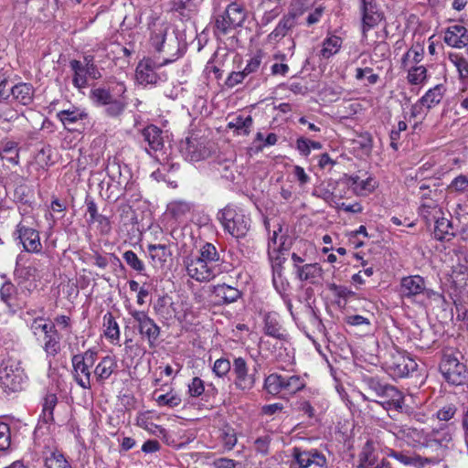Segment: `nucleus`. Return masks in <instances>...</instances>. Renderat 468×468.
Here are the masks:
<instances>
[{
	"label": "nucleus",
	"mask_w": 468,
	"mask_h": 468,
	"mask_svg": "<svg viewBox=\"0 0 468 468\" xmlns=\"http://www.w3.org/2000/svg\"><path fill=\"white\" fill-rule=\"evenodd\" d=\"M220 254L212 243H204L197 253H191L183 260L186 274L198 282L213 280L220 271Z\"/></svg>",
	"instance_id": "f257e3e1"
},
{
	"label": "nucleus",
	"mask_w": 468,
	"mask_h": 468,
	"mask_svg": "<svg viewBox=\"0 0 468 468\" xmlns=\"http://www.w3.org/2000/svg\"><path fill=\"white\" fill-rule=\"evenodd\" d=\"M289 238L280 235L276 230L268 242V254L271 261L272 283L279 293H282L288 287V282L282 274V263L285 261L282 255L289 250Z\"/></svg>",
	"instance_id": "f03ea898"
},
{
	"label": "nucleus",
	"mask_w": 468,
	"mask_h": 468,
	"mask_svg": "<svg viewBox=\"0 0 468 468\" xmlns=\"http://www.w3.org/2000/svg\"><path fill=\"white\" fill-rule=\"evenodd\" d=\"M218 218L224 229L236 239L244 238L251 224L250 217L239 207L228 205L218 213Z\"/></svg>",
	"instance_id": "7ed1b4c3"
},
{
	"label": "nucleus",
	"mask_w": 468,
	"mask_h": 468,
	"mask_svg": "<svg viewBox=\"0 0 468 468\" xmlns=\"http://www.w3.org/2000/svg\"><path fill=\"white\" fill-rule=\"evenodd\" d=\"M305 380L299 375L271 373L263 383V389L271 396H292L305 388Z\"/></svg>",
	"instance_id": "20e7f679"
},
{
	"label": "nucleus",
	"mask_w": 468,
	"mask_h": 468,
	"mask_svg": "<svg viewBox=\"0 0 468 468\" xmlns=\"http://www.w3.org/2000/svg\"><path fill=\"white\" fill-rule=\"evenodd\" d=\"M98 359V352L90 348L71 357L72 378L83 389H90L93 382V368Z\"/></svg>",
	"instance_id": "39448f33"
},
{
	"label": "nucleus",
	"mask_w": 468,
	"mask_h": 468,
	"mask_svg": "<svg viewBox=\"0 0 468 468\" xmlns=\"http://www.w3.org/2000/svg\"><path fill=\"white\" fill-rule=\"evenodd\" d=\"M27 377L21 362L7 356L0 363V387L5 392H17L23 389Z\"/></svg>",
	"instance_id": "423d86ee"
},
{
	"label": "nucleus",
	"mask_w": 468,
	"mask_h": 468,
	"mask_svg": "<svg viewBox=\"0 0 468 468\" xmlns=\"http://www.w3.org/2000/svg\"><path fill=\"white\" fill-rule=\"evenodd\" d=\"M247 17V10L243 4L231 2L224 12L215 17L214 34L218 37L230 33L243 25Z\"/></svg>",
	"instance_id": "0eeeda50"
},
{
	"label": "nucleus",
	"mask_w": 468,
	"mask_h": 468,
	"mask_svg": "<svg viewBox=\"0 0 468 468\" xmlns=\"http://www.w3.org/2000/svg\"><path fill=\"white\" fill-rule=\"evenodd\" d=\"M459 352L446 351L440 363V370L448 383L455 386L463 385L468 381V368L460 362Z\"/></svg>",
	"instance_id": "6e6552de"
},
{
	"label": "nucleus",
	"mask_w": 468,
	"mask_h": 468,
	"mask_svg": "<svg viewBox=\"0 0 468 468\" xmlns=\"http://www.w3.org/2000/svg\"><path fill=\"white\" fill-rule=\"evenodd\" d=\"M416 361L406 352L397 350L391 351L385 361V369L393 378H407L417 369Z\"/></svg>",
	"instance_id": "1a4fd4ad"
},
{
	"label": "nucleus",
	"mask_w": 468,
	"mask_h": 468,
	"mask_svg": "<svg viewBox=\"0 0 468 468\" xmlns=\"http://www.w3.org/2000/svg\"><path fill=\"white\" fill-rule=\"evenodd\" d=\"M232 375L235 388L243 393H248L253 389L258 380L256 367L250 370L248 363L241 356L233 359Z\"/></svg>",
	"instance_id": "9d476101"
},
{
	"label": "nucleus",
	"mask_w": 468,
	"mask_h": 468,
	"mask_svg": "<svg viewBox=\"0 0 468 468\" xmlns=\"http://www.w3.org/2000/svg\"><path fill=\"white\" fill-rule=\"evenodd\" d=\"M291 456L290 468H327L326 457L315 449L307 451L293 447Z\"/></svg>",
	"instance_id": "9b49d317"
},
{
	"label": "nucleus",
	"mask_w": 468,
	"mask_h": 468,
	"mask_svg": "<svg viewBox=\"0 0 468 468\" xmlns=\"http://www.w3.org/2000/svg\"><path fill=\"white\" fill-rule=\"evenodd\" d=\"M178 48H176V52L174 54H171L170 57H165L163 58V61L156 64L152 58H147L142 59L135 70V76L136 80L140 84H156L158 80H160L159 76L155 72V68L162 67L164 65H167L169 63H172L176 61L179 58L178 54Z\"/></svg>",
	"instance_id": "f8f14e48"
},
{
	"label": "nucleus",
	"mask_w": 468,
	"mask_h": 468,
	"mask_svg": "<svg viewBox=\"0 0 468 468\" xmlns=\"http://www.w3.org/2000/svg\"><path fill=\"white\" fill-rule=\"evenodd\" d=\"M399 292L402 297L411 301H415L418 297L429 300L435 295L433 290L427 288L425 280L420 275L403 277Z\"/></svg>",
	"instance_id": "ddd939ff"
},
{
	"label": "nucleus",
	"mask_w": 468,
	"mask_h": 468,
	"mask_svg": "<svg viewBox=\"0 0 468 468\" xmlns=\"http://www.w3.org/2000/svg\"><path fill=\"white\" fill-rule=\"evenodd\" d=\"M452 440V432L448 425L442 424L427 432L426 450L440 457L449 447Z\"/></svg>",
	"instance_id": "4468645a"
},
{
	"label": "nucleus",
	"mask_w": 468,
	"mask_h": 468,
	"mask_svg": "<svg viewBox=\"0 0 468 468\" xmlns=\"http://www.w3.org/2000/svg\"><path fill=\"white\" fill-rule=\"evenodd\" d=\"M129 314L137 324L140 335L146 337L150 346H154L160 335V327L144 311L131 309Z\"/></svg>",
	"instance_id": "2eb2a0df"
},
{
	"label": "nucleus",
	"mask_w": 468,
	"mask_h": 468,
	"mask_svg": "<svg viewBox=\"0 0 468 468\" xmlns=\"http://www.w3.org/2000/svg\"><path fill=\"white\" fill-rule=\"evenodd\" d=\"M390 431L400 440L414 447H422L426 449L427 432L408 424H393Z\"/></svg>",
	"instance_id": "dca6fc26"
},
{
	"label": "nucleus",
	"mask_w": 468,
	"mask_h": 468,
	"mask_svg": "<svg viewBox=\"0 0 468 468\" xmlns=\"http://www.w3.org/2000/svg\"><path fill=\"white\" fill-rule=\"evenodd\" d=\"M368 388L378 397L387 399L383 403H388L395 409H402L404 399L402 393L391 385L382 384L378 379L370 378L367 381Z\"/></svg>",
	"instance_id": "f3484780"
},
{
	"label": "nucleus",
	"mask_w": 468,
	"mask_h": 468,
	"mask_svg": "<svg viewBox=\"0 0 468 468\" xmlns=\"http://www.w3.org/2000/svg\"><path fill=\"white\" fill-rule=\"evenodd\" d=\"M195 211V204L184 199H175L166 206L165 217L176 226L186 222Z\"/></svg>",
	"instance_id": "a211bd4d"
},
{
	"label": "nucleus",
	"mask_w": 468,
	"mask_h": 468,
	"mask_svg": "<svg viewBox=\"0 0 468 468\" xmlns=\"http://www.w3.org/2000/svg\"><path fill=\"white\" fill-rule=\"evenodd\" d=\"M360 10L362 14V33L376 27L384 18V14L378 10L375 0H361Z\"/></svg>",
	"instance_id": "6ab92c4d"
},
{
	"label": "nucleus",
	"mask_w": 468,
	"mask_h": 468,
	"mask_svg": "<svg viewBox=\"0 0 468 468\" xmlns=\"http://www.w3.org/2000/svg\"><path fill=\"white\" fill-rule=\"evenodd\" d=\"M126 92V86L123 82H117L114 87L94 88L90 92V99L97 106H105L118 95L122 96Z\"/></svg>",
	"instance_id": "aec40b11"
},
{
	"label": "nucleus",
	"mask_w": 468,
	"mask_h": 468,
	"mask_svg": "<svg viewBox=\"0 0 468 468\" xmlns=\"http://www.w3.org/2000/svg\"><path fill=\"white\" fill-rule=\"evenodd\" d=\"M443 33V42L453 48L468 47V28L463 25L449 26Z\"/></svg>",
	"instance_id": "412c9836"
},
{
	"label": "nucleus",
	"mask_w": 468,
	"mask_h": 468,
	"mask_svg": "<svg viewBox=\"0 0 468 468\" xmlns=\"http://www.w3.org/2000/svg\"><path fill=\"white\" fill-rule=\"evenodd\" d=\"M118 364L115 356H105L100 359V361L94 365L93 368V381L102 385L111 376L117 371Z\"/></svg>",
	"instance_id": "4be33fe9"
},
{
	"label": "nucleus",
	"mask_w": 468,
	"mask_h": 468,
	"mask_svg": "<svg viewBox=\"0 0 468 468\" xmlns=\"http://www.w3.org/2000/svg\"><path fill=\"white\" fill-rule=\"evenodd\" d=\"M425 44V36L422 33H414L410 48L401 58V66L407 68L410 60L420 63L424 58Z\"/></svg>",
	"instance_id": "5701e85b"
},
{
	"label": "nucleus",
	"mask_w": 468,
	"mask_h": 468,
	"mask_svg": "<svg viewBox=\"0 0 468 468\" xmlns=\"http://www.w3.org/2000/svg\"><path fill=\"white\" fill-rule=\"evenodd\" d=\"M241 296L239 289L226 283L217 284L211 287V297L215 304H229L236 302Z\"/></svg>",
	"instance_id": "b1692460"
},
{
	"label": "nucleus",
	"mask_w": 468,
	"mask_h": 468,
	"mask_svg": "<svg viewBox=\"0 0 468 468\" xmlns=\"http://www.w3.org/2000/svg\"><path fill=\"white\" fill-rule=\"evenodd\" d=\"M17 232L26 251L30 253L41 252L42 244L38 231L19 224L17 225Z\"/></svg>",
	"instance_id": "393cba45"
},
{
	"label": "nucleus",
	"mask_w": 468,
	"mask_h": 468,
	"mask_svg": "<svg viewBox=\"0 0 468 468\" xmlns=\"http://www.w3.org/2000/svg\"><path fill=\"white\" fill-rule=\"evenodd\" d=\"M296 26L293 20L283 15L274 29L267 36V44L276 47Z\"/></svg>",
	"instance_id": "a878e982"
},
{
	"label": "nucleus",
	"mask_w": 468,
	"mask_h": 468,
	"mask_svg": "<svg viewBox=\"0 0 468 468\" xmlns=\"http://www.w3.org/2000/svg\"><path fill=\"white\" fill-rule=\"evenodd\" d=\"M343 38L335 33L328 32L321 44L317 56L320 59L327 60L338 54L343 46Z\"/></svg>",
	"instance_id": "bb28decb"
},
{
	"label": "nucleus",
	"mask_w": 468,
	"mask_h": 468,
	"mask_svg": "<svg viewBox=\"0 0 468 468\" xmlns=\"http://www.w3.org/2000/svg\"><path fill=\"white\" fill-rule=\"evenodd\" d=\"M345 176L352 193L356 196H367L372 193L377 187V181L371 176L366 179H361L358 176L346 175Z\"/></svg>",
	"instance_id": "cd10ccee"
},
{
	"label": "nucleus",
	"mask_w": 468,
	"mask_h": 468,
	"mask_svg": "<svg viewBox=\"0 0 468 468\" xmlns=\"http://www.w3.org/2000/svg\"><path fill=\"white\" fill-rule=\"evenodd\" d=\"M13 99L21 105H30L34 101L35 89L31 83L19 82L11 88Z\"/></svg>",
	"instance_id": "c85d7f7f"
},
{
	"label": "nucleus",
	"mask_w": 468,
	"mask_h": 468,
	"mask_svg": "<svg viewBox=\"0 0 468 468\" xmlns=\"http://www.w3.org/2000/svg\"><path fill=\"white\" fill-rule=\"evenodd\" d=\"M147 249L152 264L154 267H164L172 256L170 248L165 244H150Z\"/></svg>",
	"instance_id": "c756f323"
},
{
	"label": "nucleus",
	"mask_w": 468,
	"mask_h": 468,
	"mask_svg": "<svg viewBox=\"0 0 468 468\" xmlns=\"http://www.w3.org/2000/svg\"><path fill=\"white\" fill-rule=\"evenodd\" d=\"M435 223L433 236L441 241H449L454 236V229L450 219L440 215L433 220Z\"/></svg>",
	"instance_id": "7c9ffc66"
},
{
	"label": "nucleus",
	"mask_w": 468,
	"mask_h": 468,
	"mask_svg": "<svg viewBox=\"0 0 468 468\" xmlns=\"http://www.w3.org/2000/svg\"><path fill=\"white\" fill-rule=\"evenodd\" d=\"M264 332L266 335L279 340H285L287 335L285 330L280 324L277 314L269 313L264 318Z\"/></svg>",
	"instance_id": "2f4dec72"
},
{
	"label": "nucleus",
	"mask_w": 468,
	"mask_h": 468,
	"mask_svg": "<svg viewBox=\"0 0 468 468\" xmlns=\"http://www.w3.org/2000/svg\"><path fill=\"white\" fill-rule=\"evenodd\" d=\"M42 347L48 356L54 357L60 352V335L55 326L43 335Z\"/></svg>",
	"instance_id": "473e14b6"
},
{
	"label": "nucleus",
	"mask_w": 468,
	"mask_h": 468,
	"mask_svg": "<svg viewBox=\"0 0 468 468\" xmlns=\"http://www.w3.org/2000/svg\"><path fill=\"white\" fill-rule=\"evenodd\" d=\"M445 92V86L443 84H437L425 92L420 98V102L425 105L427 110H430L441 101Z\"/></svg>",
	"instance_id": "72a5a7b5"
},
{
	"label": "nucleus",
	"mask_w": 468,
	"mask_h": 468,
	"mask_svg": "<svg viewBox=\"0 0 468 468\" xmlns=\"http://www.w3.org/2000/svg\"><path fill=\"white\" fill-rule=\"evenodd\" d=\"M103 332L105 337L112 344H118L120 341V327L112 313L108 312L103 315Z\"/></svg>",
	"instance_id": "f704fd0d"
},
{
	"label": "nucleus",
	"mask_w": 468,
	"mask_h": 468,
	"mask_svg": "<svg viewBox=\"0 0 468 468\" xmlns=\"http://www.w3.org/2000/svg\"><path fill=\"white\" fill-rule=\"evenodd\" d=\"M252 123L253 120L250 114H239L229 122L228 128L233 130V133L237 135H247L250 133Z\"/></svg>",
	"instance_id": "c9c22d12"
},
{
	"label": "nucleus",
	"mask_w": 468,
	"mask_h": 468,
	"mask_svg": "<svg viewBox=\"0 0 468 468\" xmlns=\"http://www.w3.org/2000/svg\"><path fill=\"white\" fill-rule=\"evenodd\" d=\"M316 0H292L290 9L285 16L298 24V18L311 10Z\"/></svg>",
	"instance_id": "e433bc0d"
},
{
	"label": "nucleus",
	"mask_w": 468,
	"mask_h": 468,
	"mask_svg": "<svg viewBox=\"0 0 468 468\" xmlns=\"http://www.w3.org/2000/svg\"><path fill=\"white\" fill-rule=\"evenodd\" d=\"M166 133L154 124L147 125L142 130V135L150 146H164Z\"/></svg>",
	"instance_id": "4c0bfd02"
},
{
	"label": "nucleus",
	"mask_w": 468,
	"mask_h": 468,
	"mask_svg": "<svg viewBox=\"0 0 468 468\" xmlns=\"http://www.w3.org/2000/svg\"><path fill=\"white\" fill-rule=\"evenodd\" d=\"M297 275L301 281L314 283L322 276V268L318 263L299 266L297 267Z\"/></svg>",
	"instance_id": "58836bf2"
},
{
	"label": "nucleus",
	"mask_w": 468,
	"mask_h": 468,
	"mask_svg": "<svg viewBox=\"0 0 468 468\" xmlns=\"http://www.w3.org/2000/svg\"><path fill=\"white\" fill-rule=\"evenodd\" d=\"M420 215L426 220L427 223L430 224L434 219L438 218L440 215H443V212L436 201L432 199H427L423 201L420 207Z\"/></svg>",
	"instance_id": "ea45409f"
},
{
	"label": "nucleus",
	"mask_w": 468,
	"mask_h": 468,
	"mask_svg": "<svg viewBox=\"0 0 468 468\" xmlns=\"http://www.w3.org/2000/svg\"><path fill=\"white\" fill-rule=\"evenodd\" d=\"M88 114L85 111L72 107V109L63 110L57 113L58 119L66 126L74 124L78 121L87 118Z\"/></svg>",
	"instance_id": "a19ab883"
},
{
	"label": "nucleus",
	"mask_w": 468,
	"mask_h": 468,
	"mask_svg": "<svg viewBox=\"0 0 468 468\" xmlns=\"http://www.w3.org/2000/svg\"><path fill=\"white\" fill-rule=\"evenodd\" d=\"M219 441L225 451H231L237 444L238 435L236 430L229 424L224 425L219 431Z\"/></svg>",
	"instance_id": "79ce46f5"
},
{
	"label": "nucleus",
	"mask_w": 468,
	"mask_h": 468,
	"mask_svg": "<svg viewBox=\"0 0 468 468\" xmlns=\"http://www.w3.org/2000/svg\"><path fill=\"white\" fill-rule=\"evenodd\" d=\"M362 67H357L355 70L354 78L357 81L366 80V85H375L379 80V74L375 73L373 68L367 66L366 61L362 60Z\"/></svg>",
	"instance_id": "37998d69"
},
{
	"label": "nucleus",
	"mask_w": 468,
	"mask_h": 468,
	"mask_svg": "<svg viewBox=\"0 0 468 468\" xmlns=\"http://www.w3.org/2000/svg\"><path fill=\"white\" fill-rule=\"evenodd\" d=\"M448 58L450 62L455 67L459 79L462 81L468 80V60L464 56L458 52H449Z\"/></svg>",
	"instance_id": "c03bdc74"
},
{
	"label": "nucleus",
	"mask_w": 468,
	"mask_h": 468,
	"mask_svg": "<svg viewBox=\"0 0 468 468\" xmlns=\"http://www.w3.org/2000/svg\"><path fill=\"white\" fill-rule=\"evenodd\" d=\"M69 67L73 71L72 84L77 89H83L88 85L87 74L82 62L77 59L69 61Z\"/></svg>",
	"instance_id": "a18cd8bd"
},
{
	"label": "nucleus",
	"mask_w": 468,
	"mask_h": 468,
	"mask_svg": "<svg viewBox=\"0 0 468 468\" xmlns=\"http://www.w3.org/2000/svg\"><path fill=\"white\" fill-rule=\"evenodd\" d=\"M158 390H154L155 401L159 407L176 408L182 402L180 395L173 389L167 390L165 394L157 395Z\"/></svg>",
	"instance_id": "49530a36"
},
{
	"label": "nucleus",
	"mask_w": 468,
	"mask_h": 468,
	"mask_svg": "<svg viewBox=\"0 0 468 468\" xmlns=\"http://www.w3.org/2000/svg\"><path fill=\"white\" fill-rule=\"evenodd\" d=\"M58 403V398L55 394H47L43 399L42 413L40 419L45 423L54 421L53 410Z\"/></svg>",
	"instance_id": "de8ad7c7"
},
{
	"label": "nucleus",
	"mask_w": 468,
	"mask_h": 468,
	"mask_svg": "<svg viewBox=\"0 0 468 468\" xmlns=\"http://www.w3.org/2000/svg\"><path fill=\"white\" fill-rule=\"evenodd\" d=\"M45 467L46 468H73L65 455L58 450L50 452L48 455L45 457Z\"/></svg>",
	"instance_id": "09e8293b"
},
{
	"label": "nucleus",
	"mask_w": 468,
	"mask_h": 468,
	"mask_svg": "<svg viewBox=\"0 0 468 468\" xmlns=\"http://www.w3.org/2000/svg\"><path fill=\"white\" fill-rule=\"evenodd\" d=\"M360 466L362 468H371L378 462V456L375 452L373 443L367 441L359 455Z\"/></svg>",
	"instance_id": "8fccbe9b"
},
{
	"label": "nucleus",
	"mask_w": 468,
	"mask_h": 468,
	"mask_svg": "<svg viewBox=\"0 0 468 468\" xmlns=\"http://www.w3.org/2000/svg\"><path fill=\"white\" fill-rule=\"evenodd\" d=\"M136 425L152 434L162 433L164 431L161 426L152 421L149 412L139 413L136 417Z\"/></svg>",
	"instance_id": "3c124183"
},
{
	"label": "nucleus",
	"mask_w": 468,
	"mask_h": 468,
	"mask_svg": "<svg viewBox=\"0 0 468 468\" xmlns=\"http://www.w3.org/2000/svg\"><path fill=\"white\" fill-rule=\"evenodd\" d=\"M180 153L188 162H198L210 155L209 148H180Z\"/></svg>",
	"instance_id": "603ef678"
},
{
	"label": "nucleus",
	"mask_w": 468,
	"mask_h": 468,
	"mask_svg": "<svg viewBox=\"0 0 468 468\" xmlns=\"http://www.w3.org/2000/svg\"><path fill=\"white\" fill-rule=\"evenodd\" d=\"M427 73L425 66H413L408 69L407 80L411 85L422 84L427 79Z\"/></svg>",
	"instance_id": "864d4df0"
},
{
	"label": "nucleus",
	"mask_w": 468,
	"mask_h": 468,
	"mask_svg": "<svg viewBox=\"0 0 468 468\" xmlns=\"http://www.w3.org/2000/svg\"><path fill=\"white\" fill-rule=\"evenodd\" d=\"M27 325L35 336H39L40 334L45 335L55 326L51 323H47L46 319L42 316L32 318L31 322L27 323Z\"/></svg>",
	"instance_id": "5fc2aeb1"
},
{
	"label": "nucleus",
	"mask_w": 468,
	"mask_h": 468,
	"mask_svg": "<svg viewBox=\"0 0 468 468\" xmlns=\"http://www.w3.org/2000/svg\"><path fill=\"white\" fill-rule=\"evenodd\" d=\"M167 34L166 28H160L157 31H154L150 37V42L152 47L158 53L168 54V50H166L165 47V37Z\"/></svg>",
	"instance_id": "6e6d98bb"
},
{
	"label": "nucleus",
	"mask_w": 468,
	"mask_h": 468,
	"mask_svg": "<svg viewBox=\"0 0 468 468\" xmlns=\"http://www.w3.org/2000/svg\"><path fill=\"white\" fill-rule=\"evenodd\" d=\"M352 192L346 176L336 183L335 187L331 193V201L335 205V201L341 202L344 197H346L348 194Z\"/></svg>",
	"instance_id": "4d7b16f0"
},
{
	"label": "nucleus",
	"mask_w": 468,
	"mask_h": 468,
	"mask_svg": "<svg viewBox=\"0 0 468 468\" xmlns=\"http://www.w3.org/2000/svg\"><path fill=\"white\" fill-rule=\"evenodd\" d=\"M307 16L305 17L303 25L307 27H311L321 22L324 13L325 7L323 5H318L309 10Z\"/></svg>",
	"instance_id": "13d9d810"
},
{
	"label": "nucleus",
	"mask_w": 468,
	"mask_h": 468,
	"mask_svg": "<svg viewBox=\"0 0 468 468\" xmlns=\"http://www.w3.org/2000/svg\"><path fill=\"white\" fill-rule=\"evenodd\" d=\"M173 148H145L146 153L161 165L168 164Z\"/></svg>",
	"instance_id": "bf43d9fd"
},
{
	"label": "nucleus",
	"mask_w": 468,
	"mask_h": 468,
	"mask_svg": "<svg viewBox=\"0 0 468 468\" xmlns=\"http://www.w3.org/2000/svg\"><path fill=\"white\" fill-rule=\"evenodd\" d=\"M126 264L135 271L142 273L145 270V265L133 250H126L123 255Z\"/></svg>",
	"instance_id": "052dcab7"
},
{
	"label": "nucleus",
	"mask_w": 468,
	"mask_h": 468,
	"mask_svg": "<svg viewBox=\"0 0 468 468\" xmlns=\"http://www.w3.org/2000/svg\"><path fill=\"white\" fill-rule=\"evenodd\" d=\"M122 96H117L115 99H113L110 103L106 104L105 112L110 117H118L120 116L124 109H125V102Z\"/></svg>",
	"instance_id": "680f3d73"
},
{
	"label": "nucleus",
	"mask_w": 468,
	"mask_h": 468,
	"mask_svg": "<svg viewBox=\"0 0 468 468\" xmlns=\"http://www.w3.org/2000/svg\"><path fill=\"white\" fill-rule=\"evenodd\" d=\"M85 73L92 80H99L101 78V73L94 62V56L85 55L83 57Z\"/></svg>",
	"instance_id": "e2e57ef3"
},
{
	"label": "nucleus",
	"mask_w": 468,
	"mask_h": 468,
	"mask_svg": "<svg viewBox=\"0 0 468 468\" xmlns=\"http://www.w3.org/2000/svg\"><path fill=\"white\" fill-rule=\"evenodd\" d=\"M212 369L216 376L223 378L232 369V364L229 359L221 357L215 361Z\"/></svg>",
	"instance_id": "0e129e2a"
},
{
	"label": "nucleus",
	"mask_w": 468,
	"mask_h": 468,
	"mask_svg": "<svg viewBox=\"0 0 468 468\" xmlns=\"http://www.w3.org/2000/svg\"><path fill=\"white\" fill-rule=\"evenodd\" d=\"M187 388L191 398H198L205 392L204 381L198 377L193 378Z\"/></svg>",
	"instance_id": "69168bd1"
},
{
	"label": "nucleus",
	"mask_w": 468,
	"mask_h": 468,
	"mask_svg": "<svg viewBox=\"0 0 468 468\" xmlns=\"http://www.w3.org/2000/svg\"><path fill=\"white\" fill-rule=\"evenodd\" d=\"M262 60V52L259 50L252 58H250L243 69L246 75L258 71Z\"/></svg>",
	"instance_id": "338daca9"
},
{
	"label": "nucleus",
	"mask_w": 468,
	"mask_h": 468,
	"mask_svg": "<svg viewBox=\"0 0 468 468\" xmlns=\"http://www.w3.org/2000/svg\"><path fill=\"white\" fill-rule=\"evenodd\" d=\"M450 187L457 192L468 191V177L463 175L456 176L451 183Z\"/></svg>",
	"instance_id": "774afa93"
}]
</instances>
